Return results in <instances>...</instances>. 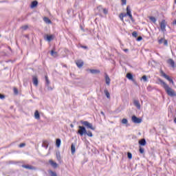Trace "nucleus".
Here are the masks:
<instances>
[{
	"instance_id": "f8f14e48",
	"label": "nucleus",
	"mask_w": 176,
	"mask_h": 176,
	"mask_svg": "<svg viewBox=\"0 0 176 176\" xmlns=\"http://www.w3.org/2000/svg\"><path fill=\"white\" fill-rule=\"evenodd\" d=\"M167 63L172 67V68H175V62H174V60L170 58L168 60Z\"/></svg>"
},
{
	"instance_id": "de8ad7c7",
	"label": "nucleus",
	"mask_w": 176,
	"mask_h": 176,
	"mask_svg": "<svg viewBox=\"0 0 176 176\" xmlns=\"http://www.w3.org/2000/svg\"><path fill=\"white\" fill-rule=\"evenodd\" d=\"M122 2V5H126L127 3V0H121Z\"/></svg>"
},
{
	"instance_id": "bb28decb",
	"label": "nucleus",
	"mask_w": 176,
	"mask_h": 176,
	"mask_svg": "<svg viewBox=\"0 0 176 176\" xmlns=\"http://www.w3.org/2000/svg\"><path fill=\"white\" fill-rule=\"evenodd\" d=\"M50 176H57V173L52 170L48 171Z\"/></svg>"
},
{
	"instance_id": "6ab92c4d",
	"label": "nucleus",
	"mask_w": 176,
	"mask_h": 176,
	"mask_svg": "<svg viewBox=\"0 0 176 176\" xmlns=\"http://www.w3.org/2000/svg\"><path fill=\"white\" fill-rule=\"evenodd\" d=\"M42 146L45 148V149H47V148H49V142H47V140H43Z\"/></svg>"
},
{
	"instance_id": "864d4df0",
	"label": "nucleus",
	"mask_w": 176,
	"mask_h": 176,
	"mask_svg": "<svg viewBox=\"0 0 176 176\" xmlns=\"http://www.w3.org/2000/svg\"><path fill=\"white\" fill-rule=\"evenodd\" d=\"M124 52H125V53H127V52H129V49H124Z\"/></svg>"
},
{
	"instance_id": "5fc2aeb1",
	"label": "nucleus",
	"mask_w": 176,
	"mask_h": 176,
	"mask_svg": "<svg viewBox=\"0 0 176 176\" xmlns=\"http://www.w3.org/2000/svg\"><path fill=\"white\" fill-rule=\"evenodd\" d=\"M70 126L72 127V129H73L74 124H70Z\"/></svg>"
},
{
	"instance_id": "9d476101",
	"label": "nucleus",
	"mask_w": 176,
	"mask_h": 176,
	"mask_svg": "<svg viewBox=\"0 0 176 176\" xmlns=\"http://www.w3.org/2000/svg\"><path fill=\"white\" fill-rule=\"evenodd\" d=\"M32 81L34 86H38L39 82L38 81V77L36 76H33Z\"/></svg>"
},
{
	"instance_id": "dca6fc26",
	"label": "nucleus",
	"mask_w": 176,
	"mask_h": 176,
	"mask_svg": "<svg viewBox=\"0 0 176 176\" xmlns=\"http://www.w3.org/2000/svg\"><path fill=\"white\" fill-rule=\"evenodd\" d=\"M139 145L141 146H145L146 145V140L145 139H141L139 140Z\"/></svg>"
},
{
	"instance_id": "f704fd0d",
	"label": "nucleus",
	"mask_w": 176,
	"mask_h": 176,
	"mask_svg": "<svg viewBox=\"0 0 176 176\" xmlns=\"http://www.w3.org/2000/svg\"><path fill=\"white\" fill-rule=\"evenodd\" d=\"M128 159H133V154L129 152L127 153Z\"/></svg>"
},
{
	"instance_id": "cd10ccee",
	"label": "nucleus",
	"mask_w": 176,
	"mask_h": 176,
	"mask_svg": "<svg viewBox=\"0 0 176 176\" xmlns=\"http://www.w3.org/2000/svg\"><path fill=\"white\" fill-rule=\"evenodd\" d=\"M104 94L107 98H111V94L107 89H104Z\"/></svg>"
},
{
	"instance_id": "a19ab883",
	"label": "nucleus",
	"mask_w": 176,
	"mask_h": 176,
	"mask_svg": "<svg viewBox=\"0 0 176 176\" xmlns=\"http://www.w3.org/2000/svg\"><path fill=\"white\" fill-rule=\"evenodd\" d=\"M19 148H24L25 146V143H21L19 145Z\"/></svg>"
},
{
	"instance_id": "20e7f679",
	"label": "nucleus",
	"mask_w": 176,
	"mask_h": 176,
	"mask_svg": "<svg viewBox=\"0 0 176 176\" xmlns=\"http://www.w3.org/2000/svg\"><path fill=\"white\" fill-rule=\"evenodd\" d=\"M161 75H162V76H163V78L166 79V80H168V82H170V83H171L173 85V86H174V85H175L174 83V80H173V79H171V78H170L168 76V75L166 74V73H164V72L162 71L161 72Z\"/></svg>"
},
{
	"instance_id": "6e6d98bb",
	"label": "nucleus",
	"mask_w": 176,
	"mask_h": 176,
	"mask_svg": "<svg viewBox=\"0 0 176 176\" xmlns=\"http://www.w3.org/2000/svg\"><path fill=\"white\" fill-rule=\"evenodd\" d=\"M98 9H102V7L99 6V7H98Z\"/></svg>"
},
{
	"instance_id": "423d86ee",
	"label": "nucleus",
	"mask_w": 176,
	"mask_h": 176,
	"mask_svg": "<svg viewBox=\"0 0 176 176\" xmlns=\"http://www.w3.org/2000/svg\"><path fill=\"white\" fill-rule=\"evenodd\" d=\"M126 14H128L131 21L134 22V19L133 18V15L131 14V10L130 9V6H127L126 7Z\"/></svg>"
},
{
	"instance_id": "393cba45",
	"label": "nucleus",
	"mask_w": 176,
	"mask_h": 176,
	"mask_svg": "<svg viewBox=\"0 0 176 176\" xmlns=\"http://www.w3.org/2000/svg\"><path fill=\"white\" fill-rule=\"evenodd\" d=\"M56 145L57 148H60V146L61 145V140L60 139H56Z\"/></svg>"
},
{
	"instance_id": "1a4fd4ad",
	"label": "nucleus",
	"mask_w": 176,
	"mask_h": 176,
	"mask_svg": "<svg viewBox=\"0 0 176 176\" xmlns=\"http://www.w3.org/2000/svg\"><path fill=\"white\" fill-rule=\"evenodd\" d=\"M49 163L52 166V167H53V168H57V167H58V164L54 162V161H53L52 160H50L49 161Z\"/></svg>"
},
{
	"instance_id": "9b49d317",
	"label": "nucleus",
	"mask_w": 176,
	"mask_h": 176,
	"mask_svg": "<svg viewBox=\"0 0 176 176\" xmlns=\"http://www.w3.org/2000/svg\"><path fill=\"white\" fill-rule=\"evenodd\" d=\"M23 168H27L28 170H35V167L28 165V164H23L22 165Z\"/></svg>"
},
{
	"instance_id": "2f4dec72",
	"label": "nucleus",
	"mask_w": 176,
	"mask_h": 176,
	"mask_svg": "<svg viewBox=\"0 0 176 176\" xmlns=\"http://www.w3.org/2000/svg\"><path fill=\"white\" fill-rule=\"evenodd\" d=\"M51 56H52L53 57L57 56V52H56L52 50V51H51Z\"/></svg>"
},
{
	"instance_id": "f03ea898",
	"label": "nucleus",
	"mask_w": 176,
	"mask_h": 176,
	"mask_svg": "<svg viewBox=\"0 0 176 176\" xmlns=\"http://www.w3.org/2000/svg\"><path fill=\"white\" fill-rule=\"evenodd\" d=\"M80 123L83 126H85V127H87V129H90L91 130H93V131L96 130V126H93V124L89 122L88 121L81 120Z\"/></svg>"
},
{
	"instance_id": "aec40b11",
	"label": "nucleus",
	"mask_w": 176,
	"mask_h": 176,
	"mask_svg": "<svg viewBox=\"0 0 176 176\" xmlns=\"http://www.w3.org/2000/svg\"><path fill=\"white\" fill-rule=\"evenodd\" d=\"M76 151V148L75 147V144L72 143V145H71L72 155H75Z\"/></svg>"
},
{
	"instance_id": "4d7b16f0",
	"label": "nucleus",
	"mask_w": 176,
	"mask_h": 176,
	"mask_svg": "<svg viewBox=\"0 0 176 176\" xmlns=\"http://www.w3.org/2000/svg\"><path fill=\"white\" fill-rule=\"evenodd\" d=\"M174 122L176 124V118L174 119Z\"/></svg>"
},
{
	"instance_id": "0eeeda50",
	"label": "nucleus",
	"mask_w": 176,
	"mask_h": 176,
	"mask_svg": "<svg viewBox=\"0 0 176 176\" xmlns=\"http://www.w3.org/2000/svg\"><path fill=\"white\" fill-rule=\"evenodd\" d=\"M160 28L162 31H166V20H162L160 23Z\"/></svg>"
},
{
	"instance_id": "5701e85b",
	"label": "nucleus",
	"mask_w": 176,
	"mask_h": 176,
	"mask_svg": "<svg viewBox=\"0 0 176 176\" xmlns=\"http://www.w3.org/2000/svg\"><path fill=\"white\" fill-rule=\"evenodd\" d=\"M36 6H38V1H32L31 3V8H36Z\"/></svg>"
},
{
	"instance_id": "58836bf2",
	"label": "nucleus",
	"mask_w": 176,
	"mask_h": 176,
	"mask_svg": "<svg viewBox=\"0 0 176 176\" xmlns=\"http://www.w3.org/2000/svg\"><path fill=\"white\" fill-rule=\"evenodd\" d=\"M45 87H47V90H48V91H52V90H53V88H52V87H50V86H45Z\"/></svg>"
},
{
	"instance_id": "49530a36",
	"label": "nucleus",
	"mask_w": 176,
	"mask_h": 176,
	"mask_svg": "<svg viewBox=\"0 0 176 176\" xmlns=\"http://www.w3.org/2000/svg\"><path fill=\"white\" fill-rule=\"evenodd\" d=\"M28 25H25V26L22 27V30H28Z\"/></svg>"
},
{
	"instance_id": "13d9d810",
	"label": "nucleus",
	"mask_w": 176,
	"mask_h": 176,
	"mask_svg": "<svg viewBox=\"0 0 176 176\" xmlns=\"http://www.w3.org/2000/svg\"><path fill=\"white\" fill-rule=\"evenodd\" d=\"M175 3H176V0H175Z\"/></svg>"
},
{
	"instance_id": "6e6552de",
	"label": "nucleus",
	"mask_w": 176,
	"mask_h": 176,
	"mask_svg": "<svg viewBox=\"0 0 176 176\" xmlns=\"http://www.w3.org/2000/svg\"><path fill=\"white\" fill-rule=\"evenodd\" d=\"M133 104L135 105V107H136V108H138V109H141V104H140L139 100H133Z\"/></svg>"
},
{
	"instance_id": "37998d69",
	"label": "nucleus",
	"mask_w": 176,
	"mask_h": 176,
	"mask_svg": "<svg viewBox=\"0 0 176 176\" xmlns=\"http://www.w3.org/2000/svg\"><path fill=\"white\" fill-rule=\"evenodd\" d=\"M14 94H19V90L17 89V88H14Z\"/></svg>"
},
{
	"instance_id": "2eb2a0df",
	"label": "nucleus",
	"mask_w": 176,
	"mask_h": 176,
	"mask_svg": "<svg viewBox=\"0 0 176 176\" xmlns=\"http://www.w3.org/2000/svg\"><path fill=\"white\" fill-rule=\"evenodd\" d=\"M126 78L132 82H135V80H134V78L133 77V74H131V73L126 74Z\"/></svg>"
},
{
	"instance_id": "b1692460",
	"label": "nucleus",
	"mask_w": 176,
	"mask_h": 176,
	"mask_svg": "<svg viewBox=\"0 0 176 176\" xmlns=\"http://www.w3.org/2000/svg\"><path fill=\"white\" fill-rule=\"evenodd\" d=\"M43 21H45V23H46L47 24H52V21L47 18V17H44L43 18Z\"/></svg>"
},
{
	"instance_id": "a878e982",
	"label": "nucleus",
	"mask_w": 176,
	"mask_h": 176,
	"mask_svg": "<svg viewBox=\"0 0 176 176\" xmlns=\"http://www.w3.org/2000/svg\"><path fill=\"white\" fill-rule=\"evenodd\" d=\"M56 159L58 162H61V155L60 154V152H56Z\"/></svg>"
},
{
	"instance_id": "412c9836",
	"label": "nucleus",
	"mask_w": 176,
	"mask_h": 176,
	"mask_svg": "<svg viewBox=\"0 0 176 176\" xmlns=\"http://www.w3.org/2000/svg\"><path fill=\"white\" fill-rule=\"evenodd\" d=\"M34 118L37 120H39V119H41V114H39V111H38V110H36L34 112Z\"/></svg>"
},
{
	"instance_id": "7c9ffc66",
	"label": "nucleus",
	"mask_w": 176,
	"mask_h": 176,
	"mask_svg": "<svg viewBox=\"0 0 176 176\" xmlns=\"http://www.w3.org/2000/svg\"><path fill=\"white\" fill-rule=\"evenodd\" d=\"M121 123H122V124H127V123H129V121L127 120V119L123 118L121 121Z\"/></svg>"
},
{
	"instance_id": "72a5a7b5",
	"label": "nucleus",
	"mask_w": 176,
	"mask_h": 176,
	"mask_svg": "<svg viewBox=\"0 0 176 176\" xmlns=\"http://www.w3.org/2000/svg\"><path fill=\"white\" fill-rule=\"evenodd\" d=\"M132 36H133L134 38H137V36H138V33L137 32H133L132 33Z\"/></svg>"
},
{
	"instance_id": "c9c22d12",
	"label": "nucleus",
	"mask_w": 176,
	"mask_h": 176,
	"mask_svg": "<svg viewBox=\"0 0 176 176\" xmlns=\"http://www.w3.org/2000/svg\"><path fill=\"white\" fill-rule=\"evenodd\" d=\"M142 79H143L144 82H148V78L145 75L142 77Z\"/></svg>"
},
{
	"instance_id": "4c0bfd02",
	"label": "nucleus",
	"mask_w": 176,
	"mask_h": 176,
	"mask_svg": "<svg viewBox=\"0 0 176 176\" xmlns=\"http://www.w3.org/2000/svg\"><path fill=\"white\" fill-rule=\"evenodd\" d=\"M119 17H120L121 21H123V18L124 17V16H123V13L120 14Z\"/></svg>"
},
{
	"instance_id": "473e14b6",
	"label": "nucleus",
	"mask_w": 176,
	"mask_h": 176,
	"mask_svg": "<svg viewBox=\"0 0 176 176\" xmlns=\"http://www.w3.org/2000/svg\"><path fill=\"white\" fill-rule=\"evenodd\" d=\"M139 152H140V153H142H142H144L145 149H144V148L140 146Z\"/></svg>"
},
{
	"instance_id": "ddd939ff",
	"label": "nucleus",
	"mask_w": 176,
	"mask_h": 176,
	"mask_svg": "<svg viewBox=\"0 0 176 176\" xmlns=\"http://www.w3.org/2000/svg\"><path fill=\"white\" fill-rule=\"evenodd\" d=\"M76 64L78 67V68H82L83 67L84 63L81 60H78L76 61Z\"/></svg>"
},
{
	"instance_id": "4468645a",
	"label": "nucleus",
	"mask_w": 176,
	"mask_h": 176,
	"mask_svg": "<svg viewBox=\"0 0 176 176\" xmlns=\"http://www.w3.org/2000/svg\"><path fill=\"white\" fill-rule=\"evenodd\" d=\"M44 39L45 41H47V42H52L53 41V35H46V37H44Z\"/></svg>"
},
{
	"instance_id": "4be33fe9",
	"label": "nucleus",
	"mask_w": 176,
	"mask_h": 176,
	"mask_svg": "<svg viewBox=\"0 0 176 176\" xmlns=\"http://www.w3.org/2000/svg\"><path fill=\"white\" fill-rule=\"evenodd\" d=\"M45 86H50V80H49V78L47 77V75L45 76Z\"/></svg>"
},
{
	"instance_id": "09e8293b",
	"label": "nucleus",
	"mask_w": 176,
	"mask_h": 176,
	"mask_svg": "<svg viewBox=\"0 0 176 176\" xmlns=\"http://www.w3.org/2000/svg\"><path fill=\"white\" fill-rule=\"evenodd\" d=\"M82 49H88L87 46L86 45H81Z\"/></svg>"
},
{
	"instance_id": "f3484780",
	"label": "nucleus",
	"mask_w": 176,
	"mask_h": 176,
	"mask_svg": "<svg viewBox=\"0 0 176 176\" xmlns=\"http://www.w3.org/2000/svg\"><path fill=\"white\" fill-rule=\"evenodd\" d=\"M105 81L107 86H109V85H111V78H109V76H108V74H105Z\"/></svg>"
},
{
	"instance_id": "7ed1b4c3",
	"label": "nucleus",
	"mask_w": 176,
	"mask_h": 176,
	"mask_svg": "<svg viewBox=\"0 0 176 176\" xmlns=\"http://www.w3.org/2000/svg\"><path fill=\"white\" fill-rule=\"evenodd\" d=\"M86 131V128L84 126H78L77 134H79L80 137H82V135H85Z\"/></svg>"
},
{
	"instance_id": "603ef678",
	"label": "nucleus",
	"mask_w": 176,
	"mask_h": 176,
	"mask_svg": "<svg viewBox=\"0 0 176 176\" xmlns=\"http://www.w3.org/2000/svg\"><path fill=\"white\" fill-rule=\"evenodd\" d=\"M71 12H72L71 9H68V10H67V14H71Z\"/></svg>"
},
{
	"instance_id": "8fccbe9b",
	"label": "nucleus",
	"mask_w": 176,
	"mask_h": 176,
	"mask_svg": "<svg viewBox=\"0 0 176 176\" xmlns=\"http://www.w3.org/2000/svg\"><path fill=\"white\" fill-rule=\"evenodd\" d=\"M122 16L124 17H126V16H128L127 12L126 13H122Z\"/></svg>"
},
{
	"instance_id": "39448f33",
	"label": "nucleus",
	"mask_w": 176,
	"mask_h": 176,
	"mask_svg": "<svg viewBox=\"0 0 176 176\" xmlns=\"http://www.w3.org/2000/svg\"><path fill=\"white\" fill-rule=\"evenodd\" d=\"M131 120L133 123L140 124L142 122V119L135 116H133Z\"/></svg>"
},
{
	"instance_id": "bf43d9fd",
	"label": "nucleus",
	"mask_w": 176,
	"mask_h": 176,
	"mask_svg": "<svg viewBox=\"0 0 176 176\" xmlns=\"http://www.w3.org/2000/svg\"><path fill=\"white\" fill-rule=\"evenodd\" d=\"M0 37H1V34H0Z\"/></svg>"
},
{
	"instance_id": "f257e3e1",
	"label": "nucleus",
	"mask_w": 176,
	"mask_h": 176,
	"mask_svg": "<svg viewBox=\"0 0 176 176\" xmlns=\"http://www.w3.org/2000/svg\"><path fill=\"white\" fill-rule=\"evenodd\" d=\"M160 85L164 89L166 94L169 96V97H176V92L174 89H173L166 82H164L163 80L159 79Z\"/></svg>"
},
{
	"instance_id": "c03bdc74",
	"label": "nucleus",
	"mask_w": 176,
	"mask_h": 176,
	"mask_svg": "<svg viewBox=\"0 0 176 176\" xmlns=\"http://www.w3.org/2000/svg\"><path fill=\"white\" fill-rule=\"evenodd\" d=\"M103 10V13H104V14H108V10H107V8L102 9Z\"/></svg>"
},
{
	"instance_id": "a18cd8bd",
	"label": "nucleus",
	"mask_w": 176,
	"mask_h": 176,
	"mask_svg": "<svg viewBox=\"0 0 176 176\" xmlns=\"http://www.w3.org/2000/svg\"><path fill=\"white\" fill-rule=\"evenodd\" d=\"M142 39V36H140L137 38L136 41H138V42L141 41V40Z\"/></svg>"
},
{
	"instance_id": "79ce46f5",
	"label": "nucleus",
	"mask_w": 176,
	"mask_h": 176,
	"mask_svg": "<svg viewBox=\"0 0 176 176\" xmlns=\"http://www.w3.org/2000/svg\"><path fill=\"white\" fill-rule=\"evenodd\" d=\"M163 43H164V45L165 46H167V45H168V41H167V40L164 39Z\"/></svg>"
},
{
	"instance_id": "3c124183",
	"label": "nucleus",
	"mask_w": 176,
	"mask_h": 176,
	"mask_svg": "<svg viewBox=\"0 0 176 176\" xmlns=\"http://www.w3.org/2000/svg\"><path fill=\"white\" fill-rule=\"evenodd\" d=\"M100 113L101 115H102V116H104V118H105V113H104V111H101Z\"/></svg>"
},
{
	"instance_id": "c756f323",
	"label": "nucleus",
	"mask_w": 176,
	"mask_h": 176,
	"mask_svg": "<svg viewBox=\"0 0 176 176\" xmlns=\"http://www.w3.org/2000/svg\"><path fill=\"white\" fill-rule=\"evenodd\" d=\"M148 19H149V20H151L153 23H156V21H157V19L155 16H149Z\"/></svg>"
},
{
	"instance_id": "c85d7f7f",
	"label": "nucleus",
	"mask_w": 176,
	"mask_h": 176,
	"mask_svg": "<svg viewBox=\"0 0 176 176\" xmlns=\"http://www.w3.org/2000/svg\"><path fill=\"white\" fill-rule=\"evenodd\" d=\"M88 135V137H93V133L90 131H86L85 135Z\"/></svg>"
},
{
	"instance_id": "a211bd4d",
	"label": "nucleus",
	"mask_w": 176,
	"mask_h": 176,
	"mask_svg": "<svg viewBox=\"0 0 176 176\" xmlns=\"http://www.w3.org/2000/svg\"><path fill=\"white\" fill-rule=\"evenodd\" d=\"M89 72L92 74L93 75H96L97 74H100V70L99 69H89Z\"/></svg>"
},
{
	"instance_id": "e433bc0d",
	"label": "nucleus",
	"mask_w": 176,
	"mask_h": 176,
	"mask_svg": "<svg viewBox=\"0 0 176 176\" xmlns=\"http://www.w3.org/2000/svg\"><path fill=\"white\" fill-rule=\"evenodd\" d=\"M164 41V38H162L160 40H158V43H159L160 45H162V43H163Z\"/></svg>"
},
{
	"instance_id": "ea45409f",
	"label": "nucleus",
	"mask_w": 176,
	"mask_h": 176,
	"mask_svg": "<svg viewBox=\"0 0 176 176\" xmlns=\"http://www.w3.org/2000/svg\"><path fill=\"white\" fill-rule=\"evenodd\" d=\"M0 100H5V95L0 94Z\"/></svg>"
}]
</instances>
